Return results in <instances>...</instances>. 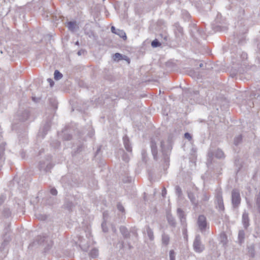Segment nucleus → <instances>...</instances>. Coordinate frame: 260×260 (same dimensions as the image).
I'll return each mask as SVG.
<instances>
[{
  "label": "nucleus",
  "instance_id": "4",
  "mask_svg": "<svg viewBox=\"0 0 260 260\" xmlns=\"http://www.w3.org/2000/svg\"><path fill=\"white\" fill-rule=\"evenodd\" d=\"M241 202L240 192L238 189H233L232 191V203L234 208H237Z\"/></svg>",
  "mask_w": 260,
  "mask_h": 260
},
{
  "label": "nucleus",
  "instance_id": "61",
  "mask_svg": "<svg viewBox=\"0 0 260 260\" xmlns=\"http://www.w3.org/2000/svg\"><path fill=\"white\" fill-rule=\"evenodd\" d=\"M75 44H76V45H79V41H77V42L75 43Z\"/></svg>",
  "mask_w": 260,
  "mask_h": 260
},
{
  "label": "nucleus",
  "instance_id": "45",
  "mask_svg": "<svg viewBox=\"0 0 260 260\" xmlns=\"http://www.w3.org/2000/svg\"><path fill=\"white\" fill-rule=\"evenodd\" d=\"M39 217H38V218L42 220H44L47 218L46 215H39Z\"/></svg>",
  "mask_w": 260,
  "mask_h": 260
},
{
  "label": "nucleus",
  "instance_id": "38",
  "mask_svg": "<svg viewBox=\"0 0 260 260\" xmlns=\"http://www.w3.org/2000/svg\"><path fill=\"white\" fill-rule=\"evenodd\" d=\"M50 192L53 196H56L57 194V191L54 187H52L50 189Z\"/></svg>",
  "mask_w": 260,
  "mask_h": 260
},
{
  "label": "nucleus",
  "instance_id": "16",
  "mask_svg": "<svg viewBox=\"0 0 260 260\" xmlns=\"http://www.w3.org/2000/svg\"><path fill=\"white\" fill-rule=\"evenodd\" d=\"M177 215L180 220L181 223L183 225L185 223V217L184 212L180 208L177 209Z\"/></svg>",
  "mask_w": 260,
  "mask_h": 260
},
{
  "label": "nucleus",
  "instance_id": "36",
  "mask_svg": "<svg viewBox=\"0 0 260 260\" xmlns=\"http://www.w3.org/2000/svg\"><path fill=\"white\" fill-rule=\"evenodd\" d=\"M170 260H175V253L173 250H171L169 253Z\"/></svg>",
  "mask_w": 260,
  "mask_h": 260
},
{
  "label": "nucleus",
  "instance_id": "30",
  "mask_svg": "<svg viewBox=\"0 0 260 260\" xmlns=\"http://www.w3.org/2000/svg\"><path fill=\"white\" fill-rule=\"evenodd\" d=\"M89 255L90 256L92 257V258H95L98 255V249H95V248H93L92 249L90 253H89Z\"/></svg>",
  "mask_w": 260,
  "mask_h": 260
},
{
  "label": "nucleus",
  "instance_id": "24",
  "mask_svg": "<svg viewBox=\"0 0 260 260\" xmlns=\"http://www.w3.org/2000/svg\"><path fill=\"white\" fill-rule=\"evenodd\" d=\"M64 205L65 208L69 210H71L73 207L74 206V204L72 202L67 200L66 201Z\"/></svg>",
  "mask_w": 260,
  "mask_h": 260
},
{
  "label": "nucleus",
  "instance_id": "3",
  "mask_svg": "<svg viewBox=\"0 0 260 260\" xmlns=\"http://www.w3.org/2000/svg\"><path fill=\"white\" fill-rule=\"evenodd\" d=\"M197 224L199 230L202 233L205 232L206 229L209 228L206 217L203 215H201L198 217Z\"/></svg>",
  "mask_w": 260,
  "mask_h": 260
},
{
  "label": "nucleus",
  "instance_id": "21",
  "mask_svg": "<svg viewBox=\"0 0 260 260\" xmlns=\"http://www.w3.org/2000/svg\"><path fill=\"white\" fill-rule=\"evenodd\" d=\"M188 197L190 199L191 203L196 206H197L198 205V201L196 199L194 194L191 192H188Z\"/></svg>",
  "mask_w": 260,
  "mask_h": 260
},
{
  "label": "nucleus",
  "instance_id": "44",
  "mask_svg": "<svg viewBox=\"0 0 260 260\" xmlns=\"http://www.w3.org/2000/svg\"><path fill=\"white\" fill-rule=\"evenodd\" d=\"M83 145H80L79 146H78L77 147L76 152H79L81 151L83 149Z\"/></svg>",
  "mask_w": 260,
  "mask_h": 260
},
{
  "label": "nucleus",
  "instance_id": "34",
  "mask_svg": "<svg viewBox=\"0 0 260 260\" xmlns=\"http://www.w3.org/2000/svg\"><path fill=\"white\" fill-rule=\"evenodd\" d=\"M122 160L125 162H128L129 160V156L128 154L123 153L122 156Z\"/></svg>",
  "mask_w": 260,
  "mask_h": 260
},
{
  "label": "nucleus",
  "instance_id": "41",
  "mask_svg": "<svg viewBox=\"0 0 260 260\" xmlns=\"http://www.w3.org/2000/svg\"><path fill=\"white\" fill-rule=\"evenodd\" d=\"M6 199V197L4 195H2L0 197V205L2 204Z\"/></svg>",
  "mask_w": 260,
  "mask_h": 260
},
{
  "label": "nucleus",
  "instance_id": "59",
  "mask_svg": "<svg viewBox=\"0 0 260 260\" xmlns=\"http://www.w3.org/2000/svg\"><path fill=\"white\" fill-rule=\"evenodd\" d=\"M199 66H200V68H203L204 66V64L203 63H200Z\"/></svg>",
  "mask_w": 260,
  "mask_h": 260
},
{
  "label": "nucleus",
  "instance_id": "63",
  "mask_svg": "<svg viewBox=\"0 0 260 260\" xmlns=\"http://www.w3.org/2000/svg\"><path fill=\"white\" fill-rule=\"evenodd\" d=\"M100 148H99L97 151H96V153H98L99 152V151H100Z\"/></svg>",
  "mask_w": 260,
  "mask_h": 260
},
{
  "label": "nucleus",
  "instance_id": "18",
  "mask_svg": "<svg viewBox=\"0 0 260 260\" xmlns=\"http://www.w3.org/2000/svg\"><path fill=\"white\" fill-rule=\"evenodd\" d=\"M254 200L255 207L258 212L260 213V191L255 195Z\"/></svg>",
  "mask_w": 260,
  "mask_h": 260
},
{
  "label": "nucleus",
  "instance_id": "19",
  "mask_svg": "<svg viewBox=\"0 0 260 260\" xmlns=\"http://www.w3.org/2000/svg\"><path fill=\"white\" fill-rule=\"evenodd\" d=\"M167 218L169 224L173 227L176 226V222L175 218L171 214H168L167 216Z\"/></svg>",
  "mask_w": 260,
  "mask_h": 260
},
{
  "label": "nucleus",
  "instance_id": "20",
  "mask_svg": "<svg viewBox=\"0 0 260 260\" xmlns=\"http://www.w3.org/2000/svg\"><path fill=\"white\" fill-rule=\"evenodd\" d=\"M245 239V232L243 230H240L238 234V242L240 244H242Z\"/></svg>",
  "mask_w": 260,
  "mask_h": 260
},
{
  "label": "nucleus",
  "instance_id": "47",
  "mask_svg": "<svg viewBox=\"0 0 260 260\" xmlns=\"http://www.w3.org/2000/svg\"><path fill=\"white\" fill-rule=\"evenodd\" d=\"M47 80H48V82L49 83V84H50V86H51V87H52V86H53V85H54V82H53V81L51 79H50V78H48V79H47Z\"/></svg>",
  "mask_w": 260,
  "mask_h": 260
},
{
  "label": "nucleus",
  "instance_id": "51",
  "mask_svg": "<svg viewBox=\"0 0 260 260\" xmlns=\"http://www.w3.org/2000/svg\"><path fill=\"white\" fill-rule=\"evenodd\" d=\"M117 29H116V28H115V27H114V26H112V27H111V31H112L113 33H114V34H115V32L116 31V30H117Z\"/></svg>",
  "mask_w": 260,
  "mask_h": 260
},
{
  "label": "nucleus",
  "instance_id": "53",
  "mask_svg": "<svg viewBox=\"0 0 260 260\" xmlns=\"http://www.w3.org/2000/svg\"><path fill=\"white\" fill-rule=\"evenodd\" d=\"M60 145V142H59L58 141H56V143H55V147H59Z\"/></svg>",
  "mask_w": 260,
  "mask_h": 260
},
{
  "label": "nucleus",
  "instance_id": "46",
  "mask_svg": "<svg viewBox=\"0 0 260 260\" xmlns=\"http://www.w3.org/2000/svg\"><path fill=\"white\" fill-rule=\"evenodd\" d=\"M121 54L119 53H116L114 54V57H115V58H118V59H119L121 57Z\"/></svg>",
  "mask_w": 260,
  "mask_h": 260
},
{
  "label": "nucleus",
  "instance_id": "64",
  "mask_svg": "<svg viewBox=\"0 0 260 260\" xmlns=\"http://www.w3.org/2000/svg\"><path fill=\"white\" fill-rule=\"evenodd\" d=\"M258 53L260 54V47L258 48Z\"/></svg>",
  "mask_w": 260,
  "mask_h": 260
},
{
  "label": "nucleus",
  "instance_id": "35",
  "mask_svg": "<svg viewBox=\"0 0 260 260\" xmlns=\"http://www.w3.org/2000/svg\"><path fill=\"white\" fill-rule=\"evenodd\" d=\"M102 230H103V231L105 233L106 232H107L108 231V229L106 225V222H105V221H103L102 223Z\"/></svg>",
  "mask_w": 260,
  "mask_h": 260
},
{
  "label": "nucleus",
  "instance_id": "40",
  "mask_svg": "<svg viewBox=\"0 0 260 260\" xmlns=\"http://www.w3.org/2000/svg\"><path fill=\"white\" fill-rule=\"evenodd\" d=\"M54 200H55V199L50 197L49 199H48V200L47 202V204H48L49 205H53L54 202H53V201H54Z\"/></svg>",
  "mask_w": 260,
  "mask_h": 260
},
{
  "label": "nucleus",
  "instance_id": "2",
  "mask_svg": "<svg viewBox=\"0 0 260 260\" xmlns=\"http://www.w3.org/2000/svg\"><path fill=\"white\" fill-rule=\"evenodd\" d=\"M53 164L52 162L51 157L47 156L45 159L41 160L39 164V169L40 171L45 173L49 172L53 168Z\"/></svg>",
  "mask_w": 260,
  "mask_h": 260
},
{
  "label": "nucleus",
  "instance_id": "6",
  "mask_svg": "<svg viewBox=\"0 0 260 260\" xmlns=\"http://www.w3.org/2000/svg\"><path fill=\"white\" fill-rule=\"evenodd\" d=\"M158 141V139L156 137L155 139H152L150 142V147L151 149V152L153 156V158L155 160H158L157 157V142Z\"/></svg>",
  "mask_w": 260,
  "mask_h": 260
},
{
  "label": "nucleus",
  "instance_id": "55",
  "mask_svg": "<svg viewBox=\"0 0 260 260\" xmlns=\"http://www.w3.org/2000/svg\"><path fill=\"white\" fill-rule=\"evenodd\" d=\"M22 158H24V153L23 151H22L20 153Z\"/></svg>",
  "mask_w": 260,
  "mask_h": 260
},
{
  "label": "nucleus",
  "instance_id": "43",
  "mask_svg": "<svg viewBox=\"0 0 260 260\" xmlns=\"http://www.w3.org/2000/svg\"><path fill=\"white\" fill-rule=\"evenodd\" d=\"M107 218H108V213L106 212H104L103 213V220H104L103 221H105V222H106Z\"/></svg>",
  "mask_w": 260,
  "mask_h": 260
},
{
  "label": "nucleus",
  "instance_id": "56",
  "mask_svg": "<svg viewBox=\"0 0 260 260\" xmlns=\"http://www.w3.org/2000/svg\"><path fill=\"white\" fill-rule=\"evenodd\" d=\"M199 93V91H197V90L193 91V94L194 95H198Z\"/></svg>",
  "mask_w": 260,
  "mask_h": 260
},
{
  "label": "nucleus",
  "instance_id": "23",
  "mask_svg": "<svg viewBox=\"0 0 260 260\" xmlns=\"http://www.w3.org/2000/svg\"><path fill=\"white\" fill-rule=\"evenodd\" d=\"M146 231L149 239L152 241L154 239L153 232L149 226L146 227Z\"/></svg>",
  "mask_w": 260,
  "mask_h": 260
},
{
  "label": "nucleus",
  "instance_id": "28",
  "mask_svg": "<svg viewBox=\"0 0 260 260\" xmlns=\"http://www.w3.org/2000/svg\"><path fill=\"white\" fill-rule=\"evenodd\" d=\"M62 77V75L58 70H55L54 73V78L55 80H60Z\"/></svg>",
  "mask_w": 260,
  "mask_h": 260
},
{
  "label": "nucleus",
  "instance_id": "5",
  "mask_svg": "<svg viewBox=\"0 0 260 260\" xmlns=\"http://www.w3.org/2000/svg\"><path fill=\"white\" fill-rule=\"evenodd\" d=\"M193 247L194 250L199 253L202 252L205 248L204 246L202 244L201 237L199 235L196 236L193 241Z\"/></svg>",
  "mask_w": 260,
  "mask_h": 260
},
{
  "label": "nucleus",
  "instance_id": "27",
  "mask_svg": "<svg viewBox=\"0 0 260 260\" xmlns=\"http://www.w3.org/2000/svg\"><path fill=\"white\" fill-rule=\"evenodd\" d=\"M3 214L4 216L9 217L11 215V211L9 208L5 207L3 211Z\"/></svg>",
  "mask_w": 260,
  "mask_h": 260
},
{
  "label": "nucleus",
  "instance_id": "1",
  "mask_svg": "<svg viewBox=\"0 0 260 260\" xmlns=\"http://www.w3.org/2000/svg\"><path fill=\"white\" fill-rule=\"evenodd\" d=\"M160 147L162 153V160L164 162V169H166L169 165L170 154L172 150V145L170 138L167 142L161 141Z\"/></svg>",
  "mask_w": 260,
  "mask_h": 260
},
{
  "label": "nucleus",
  "instance_id": "10",
  "mask_svg": "<svg viewBox=\"0 0 260 260\" xmlns=\"http://www.w3.org/2000/svg\"><path fill=\"white\" fill-rule=\"evenodd\" d=\"M174 33L175 36L178 39H181L183 36V28L177 22L174 25Z\"/></svg>",
  "mask_w": 260,
  "mask_h": 260
},
{
  "label": "nucleus",
  "instance_id": "29",
  "mask_svg": "<svg viewBox=\"0 0 260 260\" xmlns=\"http://www.w3.org/2000/svg\"><path fill=\"white\" fill-rule=\"evenodd\" d=\"M242 140V136L241 135H240L238 136L237 137H235L234 139V144L236 146L239 145Z\"/></svg>",
  "mask_w": 260,
  "mask_h": 260
},
{
  "label": "nucleus",
  "instance_id": "57",
  "mask_svg": "<svg viewBox=\"0 0 260 260\" xmlns=\"http://www.w3.org/2000/svg\"><path fill=\"white\" fill-rule=\"evenodd\" d=\"M257 94V98L258 96H260V95H259V94H258V93H254V94H253V96H254V97H255V96H256Z\"/></svg>",
  "mask_w": 260,
  "mask_h": 260
},
{
  "label": "nucleus",
  "instance_id": "50",
  "mask_svg": "<svg viewBox=\"0 0 260 260\" xmlns=\"http://www.w3.org/2000/svg\"><path fill=\"white\" fill-rule=\"evenodd\" d=\"M84 53V50H79L78 52H77V54L78 55H81L82 54H83V53Z\"/></svg>",
  "mask_w": 260,
  "mask_h": 260
},
{
  "label": "nucleus",
  "instance_id": "39",
  "mask_svg": "<svg viewBox=\"0 0 260 260\" xmlns=\"http://www.w3.org/2000/svg\"><path fill=\"white\" fill-rule=\"evenodd\" d=\"M117 209L120 211H121V212H123L124 211V207L122 206V205H121L120 204H117Z\"/></svg>",
  "mask_w": 260,
  "mask_h": 260
},
{
  "label": "nucleus",
  "instance_id": "11",
  "mask_svg": "<svg viewBox=\"0 0 260 260\" xmlns=\"http://www.w3.org/2000/svg\"><path fill=\"white\" fill-rule=\"evenodd\" d=\"M17 115L20 120L22 121H25L27 120L29 117V111L26 110L24 111L19 110L17 113Z\"/></svg>",
  "mask_w": 260,
  "mask_h": 260
},
{
  "label": "nucleus",
  "instance_id": "49",
  "mask_svg": "<svg viewBox=\"0 0 260 260\" xmlns=\"http://www.w3.org/2000/svg\"><path fill=\"white\" fill-rule=\"evenodd\" d=\"M167 193V190L164 187L162 190V196L164 197Z\"/></svg>",
  "mask_w": 260,
  "mask_h": 260
},
{
  "label": "nucleus",
  "instance_id": "42",
  "mask_svg": "<svg viewBox=\"0 0 260 260\" xmlns=\"http://www.w3.org/2000/svg\"><path fill=\"white\" fill-rule=\"evenodd\" d=\"M184 137H185L186 139H188V140H190L191 139V136L190 134H189L188 133H186L184 134Z\"/></svg>",
  "mask_w": 260,
  "mask_h": 260
},
{
  "label": "nucleus",
  "instance_id": "32",
  "mask_svg": "<svg viewBox=\"0 0 260 260\" xmlns=\"http://www.w3.org/2000/svg\"><path fill=\"white\" fill-rule=\"evenodd\" d=\"M160 43L157 40L155 39L151 42V46L153 47H157L160 46Z\"/></svg>",
  "mask_w": 260,
  "mask_h": 260
},
{
  "label": "nucleus",
  "instance_id": "9",
  "mask_svg": "<svg viewBox=\"0 0 260 260\" xmlns=\"http://www.w3.org/2000/svg\"><path fill=\"white\" fill-rule=\"evenodd\" d=\"M38 242L40 244L45 242L47 243V245L44 248L46 251L49 250L53 245V242L52 240H49L48 241V238L45 237L40 236L38 237Z\"/></svg>",
  "mask_w": 260,
  "mask_h": 260
},
{
  "label": "nucleus",
  "instance_id": "48",
  "mask_svg": "<svg viewBox=\"0 0 260 260\" xmlns=\"http://www.w3.org/2000/svg\"><path fill=\"white\" fill-rule=\"evenodd\" d=\"M208 199H209V197L207 196V194H206V193L204 194V197H203V200L205 201H207L208 200Z\"/></svg>",
  "mask_w": 260,
  "mask_h": 260
},
{
  "label": "nucleus",
  "instance_id": "13",
  "mask_svg": "<svg viewBox=\"0 0 260 260\" xmlns=\"http://www.w3.org/2000/svg\"><path fill=\"white\" fill-rule=\"evenodd\" d=\"M66 26L72 32H75L78 29L79 27L76 21H71L67 22Z\"/></svg>",
  "mask_w": 260,
  "mask_h": 260
},
{
  "label": "nucleus",
  "instance_id": "17",
  "mask_svg": "<svg viewBox=\"0 0 260 260\" xmlns=\"http://www.w3.org/2000/svg\"><path fill=\"white\" fill-rule=\"evenodd\" d=\"M120 231L123 237L125 239L129 238L130 234L127 229L124 226H121L120 228Z\"/></svg>",
  "mask_w": 260,
  "mask_h": 260
},
{
  "label": "nucleus",
  "instance_id": "58",
  "mask_svg": "<svg viewBox=\"0 0 260 260\" xmlns=\"http://www.w3.org/2000/svg\"><path fill=\"white\" fill-rule=\"evenodd\" d=\"M93 135V134L92 133V132H91V133L89 134V137H90V138H91Z\"/></svg>",
  "mask_w": 260,
  "mask_h": 260
},
{
  "label": "nucleus",
  "instance_id": "33",
  "mask_svg": "<svg viewBox=\"0 0 260 260\" xmlns=\"http://www.w3.org/2000/svg\"><path fill=\"white\" fill-rule=\"evenodd\" d=\"M63 133H64V134L63 136V139L64 140L68 141V140H70L71 139L72 136L70 134L66 133L65 131L63 132Z\"/></svg>",
  "mask_w": 260,
  "mask_h": 260
},
{
  "label": "nucleus",
  "instance_id": "12",
  "mask_svg": "<svg viewBox=\"0 0 260 260\" xmlns=\"http://www.w3.org/2000/svg\"><path fill=\"white\" fill-rule=\"evenodd\" d=\"M216 201L219 209L223 211L224 210V204L222 195L220 193L217 194Z\"/></svg>",
  "mask_w": 260,
  "mask_h": 260
},
{
  "label": "nucleus",
  "instance_id": "22",
  "mask_svg": "<svg viewBox=\"0 0 260 260\" xmlns=\"http://www.w3.org/2000/svg\"><path fill=\"white\" fill-rule=\"evenodd\" d=\"M161 241H162V243L163 245H168L169 243V241H170L169 236L168 235L164 233L162 235Z\"/></svg>",
  "mask_w": 260,
  "mask_h": 260
},
{
  "label": "nucleus",
  "instance_id": "14",
  "mask_svg": "<svg viewBox=\"0 0 260 260\" xmlns=\"http://www.w3.org/2000/svg\"><path fill=\"white\" fill-rule=\"evenodd\" d=\"M249 221L248 214L246 211H244L242 215V223L245 229L249 226Z\"/></svg>",
  "mask_w": 260,
  "mask_h": 260
},
{
  "label": "nucleus",
  "instance_id": "31",
  "mask_svg": "<svg viewBox=\"0 0 260 260\" xmlns=\"http://www.w3.org/2000/svg\"><path fill=\"white\" fill-rule=\"evenodd\" d=\"M220 242L224 245L226 243V236L224 233L220 235Z\"/></svg>",
  "mask_w": 260,
  "mask_h": 260
},
{
  "label": "nucleus",
  "instance_id": "54",
  "mask_svg": "<svg viewBox=\"0 0 260 260\" xmlns=\"http://www.w3.org/2000/svg\"><path fill=\"white\" fill-rule=\"evenodd\" d=\"M131 233H132L134 235H135L136 236H137V234L136 233V232L135 231V230H131Z\"/></svg>",
  "mask_w": 260,
  "mask_h": 260
},
{
  "label": "nucleus",
  "instance_id": "60",
  "mask_svg": "<svg viewBox=\"0 0 260 260\" xmlns=\"http://www.w3.org/2000/svg\"><path fill=\"white\" fill-rule=\"evenodd\" d=\"M167 38H168V37H167V36H165L164 37V40H165V41H167Z\"/></svg>",
  "mask_w": 260,
  "mask_h": 260
},
{
  "label": "nucleus",
  "instance_id": "62",
  "mask_svg": "<svg viewBox=\"0 0 260 260\" xmlns=\"http://www.w3.org/2000/svg\"><path fill=\"white\" fill-rule=\"evenodd\" d=\"M5 2H10V0H4Z\"/></svg>",
  "mask_w": 260,
  "mask_h": 260
},
{
  "label": "nucleus",
  "instance_id": "37",
  "mask_svg": "<svg viewBox=\"0 0 260 260\" xmlns=\"http://www.w3.org/2000/svg\"><path fill=\"white\" fill-rule=\"evenodd\" d=\"M176 193L178 196V197H180L182 194V190L181 188L179 186H176L175 187Z\"/></svg>",
  "mask_w": 260,
  "mask_h": 260
},
{
  "label": "nucleus",
  "instance_id": "26",
  "mask_svg": "<svg viewBox=\"0 0 260 260\" xmlns=\"http://www.w3.org/2000/svg\"><path fill=\"white\" fill-rule=\"evenodd\" d=\"M115 34L118 35L120 38H123L124 40L126 39V34L122 30L117 29Z\"/></svg>",
  "mask_w": 260,
  "mask_h": 260
},
{
  "label": "nucleus",
  "instance_id": "15",
  "mask_svg": "<svg viewBox=\"0 0 260 260\" xmlns=\"http://www.w3.org/2000/svg\"><path fill=\"white\" fill-rule=\"evenodd\" d=\"M123 140L125 148L127 151L131 152L132 151V148L129 143L128 138L125 136L123 138Z\"/></svg>",
  "mask_w": 260,
  "mask_h": 260
},
{
  "label": "nucleus",
  "instance_id": "25",
  "mask_svg": "<svg viewBox=\"0 0 260 260\" xmlns=\"http://www.w3.org/2000/svg\"><path fill=\"white\" fill-rule=\"evenodd\" d=\"M11 238L9 236L5 235L4 237V241L2 244V246L1 249L4 248L5 246H6L8 243L10 241Z\"/></svg>",
  "mask_w": 260,
  "mask_h": 260
},
{
  "label": "nucleus",
  "instance_id": "7",
  "mask_svg": "<svg viewBox=\"0 0 260 260\" xmlns=\"http://www.w3.org/2000/svg\"><path fill=\"white\" fill-rule=\"evenodd\" d=\"M213 155H215V156L217 158H223L224 157V155L223 152V151L220 149H217L214 152H212L211 151H210L208 153V157L209 158L208 159L207 164L208 165L209 162H211V160H210Z\"/></svg>",
  "mask_w": 260,
  "mask_h": 260
},
{
  "label": "nucleus",
  "instance_id": "52",
  "mask_svg": "<svg viewBox=\"0 0 260 260\" xmlns=\"http://www.w3.org/2000/svg\"><path fill=\"white\" fill-rule=\"evenodd\" d=\"M25 141H26V138H25V137H24V141L23 140H21L20 138H19V142L20 143H24Z\"/></svg>",
  "mask_w": 260,
  "mask_h": 260
},
{
  "label": "nucleus",
  "instance_id": "8",
  "mask_svg": "<svg viewBox=\"0 0 260 260\" xmlns=\"http://www.w3.org/2000/svg\"><path fill=\"white\" fill-rule=\"evenodd\" d=\"M50 126L51 121L50 120H48L45 122L43 127L40 129L38 133V136L44 138V136L46 135L47 132L50 129Z\"/></svg>",
  "mask_w": 260,
  "mask_h": 260
}]
</instances>
